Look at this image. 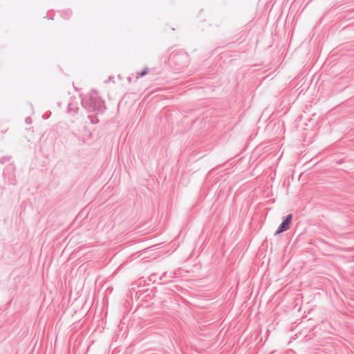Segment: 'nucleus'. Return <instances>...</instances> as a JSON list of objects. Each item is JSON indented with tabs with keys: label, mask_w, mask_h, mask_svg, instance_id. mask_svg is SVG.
<instances>
[{
	"label": "nucleus",
	"mask_w": 354,
	"mask_h": 354,
	"mask_svg": "<svg viewBox=\"0 0 354 354\" xmlns=\"http://www.w3.org/2000/svg\"><path fill=\"white\" fill-rule=\"evenodd\" d=\"M292 219V215L288 214L286 216V220L279 227L276 234H280L284 231L288 230L290 228Z\"/></svg>",
	"instance_id": "nucleus-1"
},
{
	"label": "nucleus",
	"mask_w": 354,
	"mask_h": 354,
	"mask_svg": "<svg viewBox=\"0 0 354 354\" xmlns=\"http://www.w3.org/2000/svg\"><path fill=\"white\" fill-rule=\"evenodd\" d=\"M146 73H147V71H145L141 73L140 76H142V75H145Z\"/></svg>",
	"instance_id": "nucleus-2"
}]
</instances>
